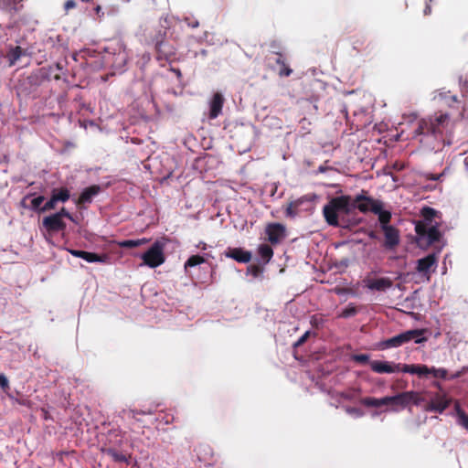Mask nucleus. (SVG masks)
<instances>
[{"instance_id":"nucleus-43","label":"nucleus","mask_w":468,"mask_h":468,"mask_svg":"<svg viewBox=\"0 0 468 468\" xmlns=\"http://www.w3.org/2000/svg\"><path fill=\"white\" fill-rule=\"evenodd\" d=\"M0 387L5 392L10 389L9 381L3 373H0Z\"/></svg>"},{"instance_id":"nucleus-23","label":"nucleus","mask_w":468,"mask_h":468,"mask_svg":"<svg viewBox=\"0 0 468 468\" xmlns=\"http://www.w3.org/2000/svg\"><path fill=\"white\" fill-rule=\"evenodd\" d=\"M313 199L312 197L308 196H303L294 201H292L288 204L285 215L288 218H295L299 213V207L304 203V202H311Z\"/></svg>"},{"instance_id":"nucleus-55","label":"nucleus","mask_w":468,"mask_h":468,"mask_svg":"<svg viewBox=\"0 0 468 468\" xmlns=\"http://www.w3.org/2000/svg\"><path fill=\"white\" fill-rule=\"evenodd\" d=\"M271 48H272V50L282 51L281 48L279 47V45L276 42H274V41L271 43Z\"/></svg>"},{"instance_id":"nucleus-8","label":"nucleus","mask_w":468,"mask_h":468,"mask_svg":"<svg viewBox=\"0 0 468 468\" xmlns=\"http://www.w3.org/2000/svg\"><path fill=\"white\" fill-rule=\"evenodd\" d=\"M42 228L49 234L64 231L67 228L66 222L58 215L51 214L42 220Z\"/></svg>"},{"instance_id":"nucleus-48","label":"nucleus","mask_w":468,"mask_h":468,"mask_svg":"<svg viewBox=\"0 0 468 468\" xmlns=\"http://www.w3.org/2000/svg\"><path fill=\"white\" fill-rule=\"evenodd\" d=\"M76 7V2L75 0H67L64 4V9L66 11H69L70 9H73Z\"/></svg>"},{"instance_id":"nucleus-6","label":"nucleus","mask_w":468,"mask_h":468,"mask_svg":"<svg viewBox=\"0 0 468 468\" xmlns=\"http://www.w3.org/2000/svg\"><path fill=\"white\" fill-rule=\"evenodd\" d=\"M167 239L155 240L150 249L142 254L144 264L150 268H156L165 261L164 253Z\"/></svg>"},{"instance_id":"nucleus-47","label":"nucleus","mask_w":468,"mask_h":468,"mask_svg":"<svg viewBox=\"0 0 468 468\" xmlns=\"http://www.w3.org/2000/svg\"><path fill=\"white\" fill-rule=\"evenodd\" d=\"M378 402H379V407H381V406H390L391 396H387V397L380 398V399H378Z\"/></svg>"},{"instance_id":"nucleus-50","label":"nucleus","mask_w":468,"mask_h":468,"mask_svg":"<svg viewBox=\"0 0 468 468\" xmlns=\"http://www.w3.org/2000/svg\"><path fill=\"white\" fill-rule=\"evenodd\" d=\"M346 411L349 414H355V415H357V416H361L362 415V412L360 411V410L356 409V408H349V409L346 410Z\"/></svg>"},{"instance_id":"nucleus-35","label":"nucleus","mask_w":468,"mask_h":468,"mask_svg":"<svg viewBox=\"0 0 468 468\" xmlns=\"http://www.w3.org/2000/svg\"><path fill=\"white\" fill-rule=\"evenodd\" d=\"M45 200L44 196H38L31 200L30 208L34 211L40 213L41 204Z\"/></svg>"},{"instance_id":"nucleus-46","label":"nucleus","mask_w":468,"mask_h":468,"mask_svg":"<svg viewBox=\"0 0 468 468\" xmlns=\"http://www.w3.org/2000/svg\"><path fill=\"white\" fill-rule=\"evenodd\" d=\"M443 176H444V173H441V174H431L430 173V174H426L425 177L428 180L437 181V180H440Z\"/></svg>"},{"instance_id":"nucleus-58","label":"nucleus","mask_w":468,"mask_h":468,"mask_svg":"<svg viewBox=\"0 0 468 468\" xmlns=\"http://www.w3.org/2000/svg\"><path fill=\"white\" fill-rule=\"evenodd\" d=\"M154 2H155L156 0H153ZM161 5L163 7H165L166 5H168V0H161Z\"/></svg>"},{"instance_id":"nucleus-10","label":"nucleus","mask_w":468,"mask_h":468,"mask_svg":"<svg viewBox=\"0 0 468 468\" xmlns=\"http://www.w3.org/2000/svg\"><path fill=\"white\" fill-rule=\"evenodd\" d=\"M265 232L269 242L272 245L280 243L286 236V229L281 223L268 224Z\"/></svg>"},{"instance_id":"nucleus-52","label":"nucleus","mask_w":468,"mask_h":468,"mask_svg":"<svg viewBox=\"0 0 468 468\" xmlns=\"http://www.w3.org/2000/svg\"><path fill=\"white\" fill-rule=\"evenodd\" d=\"M423 12H424L425 16H429V15L431 14V5L429 3L426 4V6H425Z\"/></svg>"},{"instance_id":"nucleus-60","label":"nucleus","mask_w":468,"mask_h":468,"mask_svg":"<svg viewBox=\"0 0 468 468\" xmlns=\"http://www.w3.org/2000/svg\"><path fill=\"white\" fill-rule=\"evenodd\" d=\"M81 1L88 3V2H90L91 0H81Z\"/></svg>"},{"instance_id":"nucleus-45","label":"nucleus","mask_w":468,"mask_h":468,"mask_svg":"<svg viewBox=\"0 0 468 468\" xmlns=\"http://www.w3.org/2000/svg\"><path fill=\"white\" fill-rule=\"evenodd\" d=\"M310 331H306L294 344H293V346L294 347H298L300 346H302L303 344H304L306 342V340L308 339V337L310 336Z\"/></svg>"},{"instance_id":"nucleus-36","label":"nucleus","mask_w":468,"mask_h":468,"mask_svg":"<svg viewBox=\"0 0 468 468\" xmlns=\"http://www.w3.org/2000/svg\"><path fill=\"white\" fill-rule=\"evenodd\" d=\"M324 319L322 314H314L311 316L310 324L314 328H320L323 326Z\"/></svg>"},{"instance_id":"nucleus-2","label":"nucleus","mask_w":468,"mask_h":468,"mask_svg":"<svg viewBox=\"0 0 468 468\" xmlns=\"http://www.w3.org/2000/svg\"><path fill=\"white\" fill-rule=\"evenodd\" d=\"M449 122L450 116L447 113L422 118L418 121L414 134L415 136H423L420 139L421 144L425 143V140L430 137L435 141L442 140L443 133L447 129Z\"/></svg>"},{"instance_id":"nucleus-21","label":"nucleus","mask_w":468,"mask_h":468,"mask_svg":"<svg viewBox=\"0 0 468 468\" xmlns=\"http://www.w3.org/2000/svg\"><path fill=\"white\" fill-rule=\"evenodd\" d=\"M197 456L200 462L211 464L214 463V452L208 444H199L196 449Z\"/></svg>"},{"instance_id":"nucleus-20","label":"nucleus","mask_w":468,"mask_h":468,"mask_svg":"<svg viewBox=\"0 0 468 468\" xmlns=\"http://www.w3.org/2000/svg\"><path fill=\"white\" fill-rule=\"evenodd\" d=\"M437 263V256L434 253L429 254L424 258L418 260L416 270L422 274H429L431 267Z\"/></svg>"},{"instance_id":"nucleus-5","label":"nucleus","mask_w":468,"mask_h":468,"mask_svg":"<svg viewBox=\"0 0 468 468\" xmlns=\"http://www.w3.org/2000/svg\"><path fill=\"white\" fill-rule=\"evenodd\" d=\"M424 332L425 331L422 329H412L405 331L398 335L378 343L377 349L385 350L388 348L399 347L411 340H414L417 344H420L426 341V338L422 336Z\"/></svg>"},{"instance_id":"nucleus-61","label":"nucleus","mask_w":468,"mask_h":468,"mask_svg":"<svg viewBox=\"0 0 468 468\" xmlns=\"http://www.w3.org/2000/svg\"><path fill=\"white\" fill-rule=\"evenodd\" d=\"M29 197H30V195L26 196V197L24 198V200H25V199H27V198H28Z\"/></svg>"},{"instance_id":"nucleus-41","label":"nucleus","mask_w":468,"mask_h":468,"mask_svg":"<svg viewBox=\"0 0 468 468\" xmlns=\"http://www.w3.org/2000/svg\"><path fill=\"white\" fill-rule=\"evenodd\" d=\"M352 360L356 363H359V364H367V363L370 364L372 362V361H369V355H367V354L354 355L352 356Z\"/></svg>"},{"instance_id":"nucleus-22","label":"nucleus","mask_w":468,"mask_h":468,"mask_svg":"<svg viewBox=\"0 0 468 468\" xmlns=\"http://www.w3.org/2000/svg\"><path fill=\"white\" fill-rule=\"evenodd\" d=\"M101 187L97 185L90 186L86 187L81 194L80 195L77 205L83 206L85 204H90L92 201L93 197L99 194Z\"/></svg>"},{"instance_id":"nucleus-56","label":"nucleus","mask_w":468,"mask_h":468,"mask_svg":"<svg viewBox=\"0 0 468 468\" xmlns=\"http://www.w3.org/2000/svg\"><path fill=\"white\" fill-rule=\"evenodd\" d=\"M178 78L182 76V73L179 69H171Z\"/></svg>"},{"instance_id":"nucleus-4","label":"nucleus","mask_w":468,"mask_h":468,"mask_svg":"<svg viewBox=\"0 0 468 468\" xmlns=\"http://www.w3.org/2000/svg\"><path fill=\"white\" fill-rule=\"evenodd\" d=\"M165 37L166 30L159 29L152 38L154 45L155 58L162 65L164 62H172L176 59V49Z\"/></svg>"},{"instance_id":"nucleus-28","label":"nucleus","mask_w":468,"mask_h":468,"mask_svg":"<svg viewBox=\"0 0 468 468\" xmlns=\"http://www.w3.org/2000/svg\"><path fill=\"white\" fill-rule=\"evenodd\" d=\"M149 241V239L143 238L139 239H125L119 241L117 244L120 248L123 249H132L135 247H139L141 245L146 244Z\"/></svg>"},{"instance_id":"nucleus-32","label":"nucleus","mask_w":468,"mask_h":468,"mask_svg":"<svg viewBox=\"0 0 468 468\" xmlns=\"http://www.w3.org/2000/svg\"><path fill=\"white\" fill-rule=\"evenodd\" d=\"M429 375H432V377L435 378L445 379L447 378L448 372L445 368L429 367Z\"/></svg>"},{"instance_id":"nucleus-34","label":"nucleus","mask_w":468,"mask_h":468,"mask_svg":"<svg viewBox=\"0 0 468 468\" xmlns=\"http://www.w3.org/2000/svg\"><path fill=\"white\" fill-rule=\"evenodd\" d=\"M408 393L412 395L410 397V399H409L410 405L412 404V405H415V406H420L425 400L424 398L420 395V392H417V391H408Z\"/></svg>"},{"instance_id":"nucleus-42","label":"nucleus","mask_w":468,"mask_h":468,"mask_svg":"<svg viewBox=\"0 0 468 468\" xmlns=\"http://www.w3.org/2000/svg\"><path fill=\"white\" fill-rule=\"evenodd\" d=\"M185 23L187 25V27L191 28H197L199 27V22L197 18L194 16H186L184 17Z\"/></svg>"},{"instance_id":"nucleus-37","label":"nucleus","mask_w":468,"mask_h":468,"mask_svg":"<svg viewBox=\"0 0 468 468\" xmlns=\"http://www.w3.org/2000/svg\"><path fill=\"white\" fill-rule=\"evenodd\" d=\"M360 402H361V404H363L366 407H374V408H378L379 407L378 399L373 398V397L363 398L360 400Z\"/></svg>"},{"instance_id":"nucleus-3","label":"nucleus","mask_w":468,"mask_h":468,"mask_svg":"<svg viewBox=\"0 0 468 468\" xmlns=\"http://www.w3.org/2000/svg\"><path fill=\"white\" fill-rule=\"evenodd\" d=\"M370 368L372 371L378 374H390L395 372H403L415 374L419 377H427L429 375V367L422 364H400L388 361L373 360L370 363Z\"/></svg>"},{"instance_id":"nucleus-59","label":"nucleus","mask_w":468,"mask_h":468,"mask_svg":"<svg viewBox=\"0 0 468 468\" xmlns=\"http://www.w3.org/2000/svg\"><path fill=\"white\" fill-rule=\"evenodd\" d=\"M56 67H57L58 69H62V67H61L60 63H57Z\"/></svg>"},{"instance_id":"nucleus-40","label":"nucleus","mask_w":468,"mask_h":468,"mask_svg":"<svg viewBox=\"0 0 468 468\" xmlns=\"http://www.w3.org/2000/svg\"><path fill=\"white\" fill-rule=\"evenodd\" d=\"M58 202L50 196L49 200H48L41 207L40 213L47 212L49 210H53L56 208Z\"/></svg>"},{"instance_id":"nucleus-1","label":"nucleus","mask_w":468,"mask_h":468,"mask_svg":"<svg viewBox=\"0 0 468 468\" xmlns=\"http://www.w3.org/2000/svg\"><path fill=\"white\" fill-rule=\"evenodd\" d=\"M380 200L367 196L366 190L354 198L347 195L333 197L323 208V214L328 225L333 227L347 228L345 219L339 221V215H349L353 210L358 209L361 213L378 212Z\"/></svg>"},{"instance_id":"nucleus-30","label":"nucleus","mask_w":468,"mask_h":468,"mask_svg":"<svg viewBox=\"0 0 468 468\" xmlns=\"http://www.w3.org/2000/svg\"><path fill=\"white\" fill-rule=\"evenodd\" d=\"M206 261V259L203 256L200 255H192L190 256L187 261L185 262V269L196 267L199 264H202Z\"/></svg>"},{"instance_id":"nucleus-19","label":"nucleus","mask_w":468,"mask_h":468,"mask_svg":"<svg viewBox=\"0 0 468 468\" xmlns=\"http://www.w3.org/2000/svg\"><path fill=\"white\" fill-rule=\"evenodd\" d=\"M224 97L221 93H214L209 103V119H216L222 112Z\"/></svg>"},{"instance_id":"nucleus-18","label":"nucleus","mask_w":468,"mask_h":468,"mask_svg":"<svg viewBox=\"0 0 468 468\" xmlns=\"http://www.w3.org/2000/svg\"><path fill=\"white\" fill-rule=\"evenodd\" d=\"M225 256L241 263H248L251 260V253L241 248H228Z\"/></svg>"},{"instance_id":"nucleus-7","label":"nucleus","mask_w":468,"mask_h":468,"mask_svg":"<svg viewBox=\"0 0 468 468\" xmlns=\"http://www.w3.org/2000/svg\"><path fill=\"white\" fill-rule=\"evenodd\" d=\"M266 65L269 69L278 72L280 77H289L292 69L287 62L284 53L279 50H271L265 58Z\"/></svg>"},{"instance_id":"nucleus-26","label":"nucleus","mask_w":468,"mask_h":468,"mask_svg":"<svg viewBox=\"0 0 468 468\" xmlns=\"http://www.w3.org/2000/svg\"><path fill=\"white\" fill-rule=\"evenodd\" d=\"M101 452L112 457L116 463H127L126 455L112 447H103Z\"/></svg>"},{"instance_id":"nucleus-53","label":"nucleus","mask_w":468,"mask_h":468,"mask_svg":"<svg viewBox=\"0 0 468 468\" xmlns=\"http://www.w3.org/2000/svg\"><path fill=\"white\" fill-rule=\"evenodd\" d=\"M250 269L254 276H257L261 271V269L258 266H251Z\"/></svg>"},{"instance_id":"nucleus-25","label":"nucleus","mask_w":468,"mask_h":468,"mask_svg":"<svg viewBox=\"0 0 468 468\" xmlns=\"http://www.w3.org/2000/svg\"><path fill=\"white\" fill-rule=\"evenodd\" d=\"M374 214L378 216V221H379L380 229L391 226L389 224V222L391 220V218H392L391 212L388 211V210H383V203H382V201H380V203H379V210H378V212H374Z\"/></svg>"},{"instance_id":"nucleus-44","label":"nucleus","mask_w":468,"mask_h":468,"mask_svg":"<svg viewBox=\"0 0 468 468\" xmlns=\"http://www.w3.org/2000/svg\"><path fill=\"white\" fill-rule=\"evenodd\" d=\"M54 214L58 215L59 218L63 219V218H67L70 220H73L71 214L65 207H61V209L58 212Z\"/></svg>"},{"instance_id":"nucleus-14","label":"nucleus","mask_w":468,"mask_h":468,"mask_svg":"<svg viewBox=\"0 0 468 468\" xmlns=\"http://www.w3.org/2000/svg\"><path fill=\"white\" fill-rule=\"evenodd\" d=\"M25 56H27V50L25 48L12 44L6 46V52L3 55L8 67H14L16 62Z\"/></svg>"},{"instance_id":"nucleus-33","label":"nucleus","mask_w":468,"mask_h":468,"mask_svg":"<svg viewBox=\"0 0 468 468\" xmlns=\"http://www.w3.org/2000/svg\"><path fill=\"white\" fill-rule=\"evenodd\" d=\"M456 410H457V416H458L459 423L463 428L468 430V415L462 409H460L459 405H456Z\"/></svg>"},{"instance_id":"nucleus-13","label":"nucleus","mask_w":468,"mask_h":468,"mask_svg":"<svg viewBox=\"0 0 468 468\" xmlns=\"http://www.w3.org/2000/svg\"><path fill=\"white\" fill-rule=\"evenodd\" d=\"M352 48L356 53L370 55L375 45L364 36H355L352 37Z\"/></svg>"},{"instance_id":"nucleus-16","label":"nucleus","mask_w":468,"mask_h":468,"mask_svg":"<svg viewBox=\"0 0 468 468\" xmlns=\"http://www.w3.org/2000/svg\"><path fill=\"white\" fill-rule=\"evenodd\" d=\"M412 395L409 394L408 391L399 393L395 396H391L390 410L397 412L410 406V400Z\"/></svg>"},{"instance_id":"nucleus-9","label":"nucleus","mask_w":468,"mask_h":468,"mask_svg":"<svg viewBox=\"0 0 468 468\" xmlns=\"http://www.w3.org/2000/svg\"><path fill=\"white\" fill-rule=\"evenodd\" d=\"M451 399L445 394L437 393L425 405L424 410L429 412L442 413L449 407Z\"/></svg>"},{"instance_id":"nucleus-31","label":"nucleus","mask_w":468,"mask_h":468,"mask_svg":"<svg viewBox=\"0 0 468 468\" xmlns=\"http://www.w3.org/2000/svg\"><path fill=\"white\" fill-rule=\"evenodd\" d=\"M358 313L356 306L354 303H349L342 312L338 314L341 318H349L355 316Z\"/></svg>"},{"instance_id":"nucleus-27","label":"nucleus","mask_w":468,"mask_h":468,"mask_svg":"<svg viewBox=\"0 0 468 468\" xmlns=\"http://www.w3.org/2000/svg\"><path fill=\"white\" fill-rule=\"evenodd\" d=\"M51 197L58 202L65 203L70 197V192L67 187L53 188L51 191Z\"/></svg>"},{"instance_id":"nucleus-49","label":"nucleus","mask_w":468,"mask_h":468,"mask_svg":"<svg viewBox=\"0 0 468 468\" xmlns=\"http://www.w3.org/2000/svg\"><path fill=\"white\" fill-rule=\"evenodd\" d=\"M137 414H144V411H137V410H130L128 411V415H129V417H131L132 419H133V420H139L136 418V415H137Z\"/></svg>"},{"instance_id":"nucleus-24","label":"nucleus","mask_w":468,"mask_h":468,"mask_svg":"<svg viewBox=\"0 0 468 468\" xmlns=\"http://www.w3.org/2000/svg\"><path fill=\"white\" fill-rule=\"evenodd\" d=\"M23 2L24 0H0V9L13 15L22 9Z\"/></svg>"},{"instance_id":"nucleus-51","label":"nucleus","mask_w":468,"mask_h":468,"mask_svg":"<svg viewBox=\"0 0 468 468\" xmlns=\"http://www.w3.org/2000/svg\"><path fill=\"white\" fill-rule=\"evenodd\" d=\"M94 11L97 15V16L99 18H101L103 16H104V13L102 12V9H101V5H97L95 8H94Z\"/></svg>"},{"instance_id":"nucleus-39","label":"nucleus","mask_w":468,"mask_h":468,"mask_svg":"<svg viewBox=\"0 0 468 468\" xmlns=\"http://www.w3.org/2000/svg\"><path fill=\"white\" fill-rule=\"evenodd\" d=\"M436 214V210L432 207H424L422 209H421V215L422 217L428 220V221H431L432 218H434Z\"/></svg>"},{"instance_id":"nucleus-29","label":"nucleus","mask_w":468,"mask_h":468,"mask_svg":"<svg viewBox=\"0 0 468 468\" xmlns=\"http://www.w3.org/2000/svg\"><path fill=\"white\" fill-rule=\"evenodd\" d=\"M258 252L262 260L266 262L270 261V260L273 256V250L271 247L268 244H261L259 246Z\"/></svg>"},{"instance_id":"nucleus-57","label":"nucleus","mask_w":468,"mask_h":468,"mask_svg":"<svg viewBox=\"0 0 468 468\" xmlns=\"http://www.w3.org/2000/svg\"><path fill=\"white\" fill-rule=\"evenodd\" d=\"M118 56L120 57L121 61L125 63V61H126V55L124 53H119Z\"/></svg>"},{"instance_id":"nucleus-38","label":"nucleus","mask_w":468,"mask_h":468,"mask_svg":"<svg viewBox=\"0 0 468 468\" xmlns=\"http://www.w3.org/2000/svg\"><path fill=\"white\" fill-rule=\"evenodd\" d=\"M8 397L10 399H12L14 402L19 404V405H22V406H25L27 408H32L33 406V403L31 400H29L27 398H15L14 396L8 394Z\"/></svg>"},{"instance_id":"nucleus-54","label":"nucleus","mask_w":468,"mask_h":468,"mask_svg":"<svg viewBox=\"0 0 468 468\" xmlns=\"http://www.w3.org/2000/svg\"><path fill=\"white\" fill-rule=\"evenodd\" d=\"M368 237L371 239H378V236L377 235V233L373 230L369 231L368 232Z\"/></svg>"},{"instance_id":"nucleus-17","label":"nucleus","mask_w":468,"mask_h":468,"mask_svg":"<svg viewBox=\"0 0 468 468\" xmlns=\"http://www.w3.org/2000/svg\"><path fill=\"white\" fill-rule=\"evenodd\" d=\"M416 232L420 236H427L429 244H433L441 239V232L437 226L426 228L425 226L417 225Z\"/></svg>"},{"instance_id":"nucleus-15","label":"nucleus","mask_w":468,"mask_h":468,"mask_svg":"<svg viewBox=\"0 0 468 468\" xmlns=\"http://www.w3.org/2000/svg\"><path fill=\"white\" fill-rule=\"evenodd\" d=\"M366 286L369 290L384 292L392 287L393 282L390 278L383 277L378 279H367L365 280Z\"/></svg>"},{"instance_id":"nucleus-11","label":"nucleus","mask_w":468,"mask_h":468,"mask_svg":"<svg viewBox=\"0 0 468 468\" xmlns=\"http://www.w3.org/2000/svg\"><path fill=\"white\" fill-rule=\"evenodd\" d=\"M384 234L383 246L388 250H394L400 241L399 230L394 226H388L381 229Z\"/></svg>"},{"instance_id":"nucleus-12","label":"nucleus","mask_w":468,"mask_h":468,"mask_svg":"<svg viewBox=\"0 0 468 468\" xmlns=\"http://www.w3.org/2000/svg\"><path fill=\"white\" fill-rule=\"evenodd\" d=\"M68 251L72 256L77 257V258H81L90 263H92V262L106 263L109 260V256L107 254H97L94 252L74 250V249H68Z\"/></svg>"}]
</instances>
